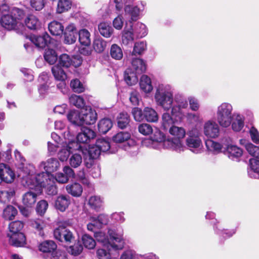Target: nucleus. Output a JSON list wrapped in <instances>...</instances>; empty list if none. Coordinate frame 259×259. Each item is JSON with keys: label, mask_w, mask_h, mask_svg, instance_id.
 I'll return each instance as SVG.
<instances>
[{"label": "nucleus", "mask_w": 259, "mask_h": 259, "mask_svg": "<svg viewBox=\"0 0 259 259\" xmlns=\"http://www.w3.org/2000/svg\"><path fill=\"white\" fill-rule=\"evenodd\" d=\"M145 119L149 122H155L158 120V115L157 112L151 107H145L144 109Z\"/></svg>", "instance_id": "72a5a7b5"}, {"label": "nucleus", "mask_w": 259, "mask_h": 259, "mask_svg": "<svg viewBox=\"0 0 259 259\" xmlns=\"http://www.w3.org/2000/svg\"><path fill=\"white\" fill-rule=\"evenodd\" d=\"M0 23L2 26L8 30H20L24 25L22 22L25 13L23 9L13 7L6 11H1Z\"/></svg>", "instance_id": "f03ea898"}, {"label": "nucleus", "mask_w": 259, "mask_h": 259, "mask_svg": "<svg viewBox=\"0 0 259 259\" xmlns=\"http://www.w3.org/2000/svg\"><path fill=\"white\" fill-rule=\"evenodd\" d=\"M88 153V157H91L94 159L97 158L100 155L101 152L97 146L95 145L89 147V150H85Z\"/></svg>", "instance_id": "338daca9"}, {"label": "nucleus", "mask_w": 259, "mask_h": 259, "mask_svg": "<svg viewBox=\"0 0 259 259\" xmlns=\"http://www.w3.org/2000/svg\"><path fill=\"white\" fill-rule=\"evenodd\" d=\"M50 33L53 35H60L62 34L64 26L59 22L54 21L51 22L48 26Z\"/></svg>", "instance_id": "473e14b6"}, {"label": "nucleus", "mask_w": 259, "mask_h": 259, "mask_svg": "<svg viewBox=\"0 0 259 259\" xmlns=\"http://www.w3.org/2000/svg\"><path fill=\"white\" fill-rule=\"evenodd\" d=\"M32 226L37 230L40 236H44V229L46 227V223L44 221L39 219L35 220L32 223Z\"/></svg>", "instance_id": "6e6d98bb"}, {"label": "nucleus", "mask_w": 259, "mask_h": 259, "mask_svg": "<svg viewBox=\"0 0 259 259\" xmlns=\"http://www.w3.org/2000/svg\"><path fill=\"white\" fill-rule=\"evenodd\" d=\"M140 87L141 90L144 93H150L153 90L150 78L146 75H142L140 81Z\"/></svg>", "instance_id": "7c9ffc66"}, {"label": "nucleus", "mask_w": 259, "mask_h": 259, "mask_svg": "<svg viewBox=\"0 0 259 259\" xmlns=\"http://www.w3.org/2000/svg\"><path fill=\"white\" fill-rule=\"evenodd\" d=\"M88 203L92 209L98 211L103 206V200L100 196H93L89 198Z\"/></svg>", "instance_id": "79ce46f5"}, {"label": "nucleus", "mask_w": 259, "mask_h": 259, "mask_svg": "<svg viewBox=\"0 0 259 259\" xmlns=\"http://www.w3.org/2000/svg\"><path fill=\"white\" fill-rule=\"evenodd\" d=\"M233 106L229 103L224 102L220 104L216 112L217 120L223 127H229L233 119Z\"/></svg>", "instance_id": "6e6552de"}, {"label": "nucleus", "mask_w": 259, "mask_h": 259, "mask_svg": "<svg viewBox=\"0 0 259 259\" xmlns=\"http://www.w3.org/2000/svg\"><path fill=\"white\" fill-rule=\"evenodd\" d=\"M232 128L233 131L239 132L242 130L244 126V119L243 117L238 113L233 114V119H232Z\"/></svg>", "instance_id": "2f4dec72"}, {"label": "nucleus", "mask_w": 259, "mask_h": 259, "mask_svg": "<svg viewBox=\"0 0 259 259\" xmlns=\"http://www.w3.org/2000/svg\"><path fill=\"white\" fill-rule=\"evenodd\" d=\"M113 141L116 143H123L127 141L128 146L125 148V150L132 147L134 149H137L136 143L134 141L131 139V134L128 132H119L112 137Z\"/></svg>", "instance_id": "dca6fc26"}, {"label": "nucleus", "mask_w": 259, "mask_h": 259, "mask_svg": "<svg viewBox=\"0 0 259 259\" xmlns=\"http://www.w3.org/2000/svg\"><path fill=\"white\" fill-rule=\"evenodd\" d=\"M39 192L29 191L22 196V203L27 207H31L35 203L37 195Z\"/></svg>", "instance_id": "393cba45"}, {"label": "nucleus", "mask_w": 259, "mask_h": 259, "mask_svg": "<svg viewBox=\"0 0 259 259\" xmlns=\"http://www.w3.org/2000/svg\"><path fill=\"white\" fill-rule=\"evenodd\" d=\"M200 136V132L197 128H193L189 131L186 139V145L188 148L196 154L202 153L203 150Z\"/></svg>", "instance_id": "1a4fd4ad"}, {"label": "nucleus", "mask_w": 259, "mask_h": 259, "mask_svg": "<svg viewBox=\"0 0 259 259\" xmlns=\"http://www.w3.org/2000/svg\"><path fill=\"white\" fill-rule=\"evenodd\" d=\"M82 241L84 247L89 249H93L96 246L95 241L89 235H83L82 237Z\"/></svg>", "instance_id": "4d7b16f0"}, {"label": "nucleus", "mask_w": 259, "mask_h": 259, "mask_svg": "<svg viewBox=\"0 0 259 259\" xmlns=\"http://www.w3.org/2000/svg\"><path fill=\"white\" fill-rule=\"evenodd\" d=\"M169 133L171 137L164 141V147L178 152L185 151L186 149V147L183 142V140L186 136L185 128L172 125L169 128Z\"/></svg>", "instance_id": "7ed1b4c3"}, {"label": "nucleus", "mask_w": 259, "mask_h": 259, "mask_svg": "<svg viewBox=\"0 0 259 259\" xmlns=\"http://www.w3.org/2000/svg\"><path fill=\"white\" fill-rule=\"evenodd\" d=\"M142 11H143V9H141V7L138 6L127 5L124 8L125 15H128L131 17L130 20L132 21L131 24L133 25L132 31L135 34V37H143L147 34V29L145 24L141 22H137L134 25L132 22V21H136L138 19V16Z\"/></svg>", "instance_id": "423d86ee"}, {"label": "nucleus", "mask_w": 259, "mask_h": 259, "mask_svg": "<svg viewBox=\"0 0 259 259\" xmlns=\"http://www.w3.org/2000/svg\"><path fill=\"white\" fill-rule=\"evenodd\" d=\"M79 41L80 44L85 46H88L91 44L90 33L87 29H83L78 32Z\"/></svg>", "instance_id": "37998d69"}, {"label": "nucleus", "mask_w": 259, "mask_h": 259, "mask_svg": "<svg viewBox=\"0 0 259 259\" xmlns=\"http://www.w3.org/2000/svg\"><path fill=\"white\" fill-rule=\"evenodd\" d=\"M38 247L41 252L51 253L57 248V245L54 241L48 240L41 243Z\"/></svg>", "instance_id": "e433bc0d"}, {"label": "nucleus", "mask_w": 259, "mask_h": 259, "mask_svg": "<svg viewBox=\"0 0 259 259\" xmlns=\"http://www.w3.org/2000/svg\"><path fill=\"white\" fill-rule=\"evenodd\" d=\"M70 203L69 198L65 195L57 197L55 201V207L61 212L65 211Z\"/></svg>", "instance_id": "bb28decb"}, {"label": "nucleus", "mask_w": 259, "mask_h": 259, "mask_svg": "<svg viewBox=\"0 0 259 259\" xmlns=\"http://www.w3.org/2000/svg\"><path fill=\"white\" fill-rule=\"evenodd\" d=\"M60 167L59 161L55 158H51L46 161H42L39 165L38 168L42 170L41 173L37 175H41V178H44V175H51V173L57 170Z\"/></svg>", "instance_id": "9d476101"}, {"label": "nucleus", "mask_w": 259, "mask_h": 259, "mask_svg": "<svg viewBox=\"0 0 259 259\" xmlns=\"http://www.w3.org/2000/svg\"><path fill=\"white\" fill-rule=\"evenodd\" d=\"M15 179L14 170L7 164L0 163V184L3 182L11 183Z\"/></svg>", "instance_id": "ddd939ff"}, {"label": "nucleus", "mask_w": 259, "mask_h": 259, "mask_svg": "<svg viewBox=\"0 0 259 259\" xmlns=\"http://www.w3.org/2000/svg\"><path fill=\"white\" fill-rule=\"evenodd\" d=\"M154 99L157 105L164 110H169L174 102V92L171 86L168 84H159L156 88Z\"/></svg>", "instance_id": "20e7f679"}, {"label": "nucleus", "mask_w": 259, "mask_h": 259, "mask_svg": "<svg viewBox=\"0 0 259 259\" xmlns=\"http://www.w3.org/2000/svg\"><path fill=\"white\" fill-rule=\"evenodd\" d=\"M69 100L70 103L77 108H81L85 106L84 100L80 96L72 95Z\"/></svg>", "instance_id": "09e8293b"}, {"label": "nucleus", "mask_w": 259, "mask_h": 259, "mask_svg": "<svg viewBox=\"0 0 259 259\" xmlns=\"http://www.w3.org/2000/svg\"><path fill=\"white\" fill-rule=\"evenodd\" d=\"M245 148L250 155L259 158V147L254 146L251 143H247L245 145Z\"/></svg>", "instance_id": "13d9d810"}, {"label": "nucleus", "mask_w": 259, "mask_h": 259, "mask_svg": "<svg viewBox=\"0 0 259 259\" xmlns=\"http://www.w3.org/2000/svg\"><path fill=\"white\" fill-rule=\"evenodd\" d=\"M17 214V209L12 205L7 206L3 211V217L7 220H13Z\"/></svg>", "instance_id": "8fccbe9b"}, {"label": "nucleus", "mask_w": 259, "mask_h": 259, "mask_svg": "<svg viewBox=\"0 0 259 259\" xmlns=\"http://www.w3.org/2000/svg\"><path fill=\"white\" fill-rule=\"evenodd\" d=\"M138 73L132 70V68H127L124 72V78L125 81L129 85H133L138 81Z\"/></svg>", "instance_id": "c85d7f7f"}, {"label": "nucleus", "mask_w": 259, "mask_h": 259, "mask_svg": "<svg viewBox=\"0 0 259 259\" xmlns=\"http://www.w3.org/2000/svg\"><path fill=\"white\" fill-rule=\"evenodd\" d=\"M77 29L73 23L69 24L65 28L64 32V41L66 44H72L76 39Z\"/></svg>", "instance_id": "412c9836"}, {"label": "nucleus", "mask_w": 259, "mask_h": 259, "mask_svg": "<svg viewBox=\"0 0 259 259\" xmlns=\"http://www.w3.org/2000/svg\"><path fill=\"white\" fill-rule=\"evenodd\" d=\"M108 234L110 239L102 232L95 231L94 236L98 242L101 243L103 246L108 249H110V247L114 249H122L124 244L122 234H118L112 229H109Z\"/></svg>", "instance_id": "39448f33"}, {"label": "nucleus", "mask_w": 259, "mask_h": 259, "mask_svg": "<svg viewBox=\"0 0 259 259\" xmlns=\"http://www.w3.org/2000/svg\"><path fill=\"white\" fill-rule=\"evenodd\" d=\"M60 66L69 67L71 66V60L70 56L67 54L61 55L59 59L58 64Z\"/></svg>", "instance_id": "0e129e2a"}, {"label": "nucleus", "mask_w": 259, "mask_h": 259, "mask_svg": "<svg viewBox=\"0 0 259 259\" xmlns=\"http://www.w3.org/2000/svg\"><path fill=\"white\" fill-rule=\"evenodd\" d=\"M95 137L96 133L93 130L88 127H82L77 135L76 139L80 143H88Z\"/></svg>", "instance_id": "4be33fe9"}, {"label": "nucleus", "mask_w": 259, "mask_h": 259, "mask_svg": "<svg viewBox=\"0 0 259 259\" xmlns=\"http://www.w3.org/2000/svg\"><path fill=\"white\" fill-rule=\"evenodd\" d=\"M106 46V42L102 39H96L93 43V48L97 53L102 52Z\"/></svg>", "instance_id": "bf43d9fd"}, {"label": "nucleus", "mask_w": 259, "mask_h": 259, "mask_svg": "<svg viewBox=\"0 0 259 259\" xmlns=\"http://www.w3.org/2000/svg\"><path fill=\"white\" fill-rule=\"evenodd\" d=\"M67 118L73 124L77 126L82 125V109L80 111L76 110H71L67 115Z\"/></svg>", "instance_id": "a878e982"}, {"label": "nucleus", "mask_w": 259, "mask_h": 259, "mask_svg": "<svg viewBox=\"0 0 259 259\" xmlns=\"http://www.w3.org/2000/svg\"><path fill=\"white\" fill-rule=\"evenodd\" d=\"M54 235L56 239L61 242L65 241L70 242L73 239L72 232L63 226H59L55 229Z\"/></svg>", "instance_id": "f3484780"}, {"label": "nucleus", "mask_w": 259, "mask_h": 259, "mask_svg": "<svg viewBox=\"0 0 259 259\" xmlns=\"http://www.w3.org/2000/svg\"><path fill=\"white\" fill-rule=\"evenodd\" d=\"M132 114L135 120L137 121H141L145 119V114L144 110L142 111L141 108L135 107L132 110Z\"/></svg>", "instance_id": "69168bd1"}, {"label": "nucleus", "mask_w": 259, "mask_h": 259, "mask_svg": "<svg viewBox=\"0 0 259 259\" xmlns=\"http://www.w3.org/2000/svg\"><path fill=\"white\" fill-rule=\"evenodd\" d=\"M226 143H224L225 150L224 153L231 159L235 160L240 158L243 154L242 150L232 144H230V138L226 139Z\"/></svg>", "instance_id": "f8f14e48"}, {"label": "nucleus", "mask_w": 259, "mask_h": 259, "mask_svg": "<svg viewBox=\"0 0 259 259\" xmlns=\"http://www.w3.org/2000/svg\"><path fill=\"white\" fill-rule=\"evenodd\" d=\"M26 26L30 29H36L40 26V22L33 15H29L25 20Z\"/></svg>", "instance_id": "c9c22d12"}, {"label": "nucleus", "mask_w": 259, "mask_h": 259, "mask_svg": "<svg viewBox=\"0 0 259 259\" xmlns=\"http://www.w3.org/2000/svg\"><path fill=\"white\" fill-rule=\"evenodd\" d=\"M24 224L19 221L11 222L9 224L10 233L8 234L9 243L16 247H22L26 244V237L20 231L23 229Z\"/></svg>", "instance_id": "0eeeda50"}, {"label": "nucleus", "mask_w": 259, "mask_h": 259, "mask_svg": "<svg viewBox=\"0 0 259 259\" xmlns=\"http://www.w3.org/2000/svg\"><path fill=\"white\" fill-rule=\"evenodd\" d=\"M178 121V119L174 118L168 113H164L162 117V126L166 130L172 126V124Z\"/></svg>", "instance_id": "a18cd8bd"}, {"label": "nucleus", "mask_w": 259, "mask_h": 259, "mask_svg": "<svg viewBox=\"0 0 259 259\" xmlns=\"http://www.w3.org/2000/svg\"><path fill=\"white\" fill-rule=\"evenodd\" d=\"M131 24L132 21L131 20L126 22L124 30L122 31L121 40L122 43L124 45L127 46L132 44L134 37H135V34L132 31L133 30V25Z\"/></svg>", "instance_id": "aec40b11"}, {"label": "nucleus", "mask_w": 259, "mask_h": 259, "mask_svg": "<svg viewBox=\"0 0 259 259\" xmlns=\"http://www.w3.org/2000/svg\"><path fill=\"white\" fill-rule=\"evenodd\" d=\"M139 132L145 136L149 135L153 132V130L151 125L148 123H142L138 126Z\"/></svg>", "instance_id": "680f3d73"}, {"label": "nucleus", "mask_w": 259, "mask_h": 259, "mask_svg": "<svg viewBox=\"0 0 259 259\" xmlns=\"http://www.w3.org/2000/svg\"><path fill=\"white\" fill-rule=\"evenodd\" d=\"M80 148V145L77 142L70 141L68 144L65 143L59 151L58 157L60 161H65L69 159V156L71 155L73 151H75Z\"/></svg>", "instance_id": "9b49d317"}, {"label": "nucleus", "mask_w": 259, "mask_h": 259, "mask_svg": "<svg viewBox=\"0 0 259 259\" xmlns=\"http://www.w3.org/2000/svg\"><path fill=\"white\" fill-rule=\"evenodd\" d=\"M98 28L100 34L105 37H109L112 34L113 29L107 23H101Z\"/></svg>", "instance_id": "de8ad7c7"}, {"label": "nucleus", "mask_w": 259, "mask_h": 259, "mask_svg": "<svg viewBox=\"0 0 259 259\" xmlns=\"http://www.w3.org/2000/svg\"><path fill=\"white\" fill-rule=\"evenodd\" d=\"M82 154L85 155V152L81 146L80 149L73 151L68 159L69 165L71 167L77 168L81 165L82 162Z\"/></svg>", "instance_id": "6ab92c4d"}, {"label": "nucleus", "mask_w": 259, "mask_h": 259, "mask_svg": "<svg viewBox=\"0 0 259 259\" xmlns=\"http://www.w3.org/2000/svg\"><path fill=\"white\" fill-rule=\"evenodd\" d=\"M96 145L102 152L109 151V153H112V151L110 150V144L109 142L105 139H99L97 140Z\"/></svg>", "instance_id": "864d4df0"}, {"label": "nucleus", "mask_w": 259, "mask_h": 259, "mask_svg": "<svg viewBox=\"0 0 259 259\" xmlns=\"http://www.w3.org/2000/svg\"><path fill=\"white\" fill-rule=\"evenodd\" d=\"M113 123L111 119L104 118L100 120L98 126L99 131L102 134H106L112 127Z\"/></svg>", "instance_id": "4c0bfd02"}, {"label": "nucleus", "mask_w": 259, "mask_h": 259, "mask_svg": "<svg viewBox=\"0 0 259 259\" xmlns=\"http://www.w3.org/2000/svg\"><path fill=\"white\" fill-rule=\"evenodd\" d=\"M70 85L74 92L80 93L84 91V86L77 79L72 80L70 83Z\"/></svg>", "instance_id": "e2e57ef3"}, {"label": "nucleus", "mask_w": 259, "mask_h": 259, "mask_svg": "<svg viewBox=\"0 0 259 259\" xmlns=\"http://www.w3.org/2000/svg\"><path fill=\"white\" fill-rule=\"evenodd\" d=\"M44 58L50 64H53L57 60V55L54 50L48 49L45 53Z\"/></svg>", "instance_id": "5fc2aeb1"}, {"label": "nucleus", "mask_w": 259, "mask_h": 259, "mask_svg": "<svg viewBox=\"0 0 259 259\" xmlns=\"http://www.w3.org/2000/svg\"><path fill=\"white\" fill-rule=\"evenodd\" d=\"M82 124L91 125L94 124L97 119L96 112L90 107H85L82 109Z\"/></svg>", "instance_id": "a211bd4d"}, {"label": "nucleus", "mask_w": 259, "mask_h": 259, "mask_svg": "<svg viewBox=\"0 0 259 259\" xmlns=\"http://www.w3.org/2000/svg\"><path fill=\"white\" fill-rule=\"evenodd\" d=\"M110 54L113 59L116 60H120L123 57L122 50L117 44H113L111 45Z\"/></svg>", "instance_id": "c03bdc74"}, {"label": "nucleus", "mask_w": 259, "mask_h": 259, "mask_svg": "<svg viewBox=\"0 0 259 259\" xmlns=\"http://www.w3.org/2000/svg\"><path fill=\"white\" fill-rule=\"evenodd\" d=\"M28 169L29 171L25 176H23V182L25 185L29 189L34 190L35 191L41 193L42 189L45 188L49 195H55L57 193V189L55 185V179L52 175H44V178H41V175L33 174L34 167L32 165H28L25 167Z\"/></svg>", "instance_id": "f257e3e1"}, {"label": "nucleus", "mask_w": 259, "mask_h": 259, "mask_svg": "<svg viewBox=\"0 0 259 259\" xmlns=\"http://www.w3.org/2000/svg\"><path fill=\"white\" fill-rule=\"evenodd\" d=\"M66 188L68 193L75 197L80 196L82 192V186L77 183L68 185Z\"/></svg>", "instance_id": "58836bf2"}, {"label": "nucleus", "mask_w": 259, "mask_h": 259, "mask_svg": "<svg viewBox=\"0 0 259 259\" xmlns=\"http://www.w3.org/2000/svg\"><path fill=\"white\" fill-rule=\"evenodd\" d=\"M153 140L156 143V145L159 148L161 146H164L165 139L164 135L158 129H156L153 136L151 137Z\"/></svg>", "instance_id": "3c124183"}, {"label": "nucleus", "mask_w": 259, "mask_h": 259, "mask_svg": "<svg viewBox=\"0 0 259 259\" xmlns=\"http://www.w3.org/2000/svg\"><path fill=\"white\" fill-rule=\"evenodd\" d=\"M15 191L13 188L0 191V201L7 203L15 195Z\"/></svg>", "instance_id": "a19ab883"}, {"label": "nucleus", "mask_w": 259, "mask_h": 259, "mask_svg": "<svg viewBox=\"0 0 259 259\" xmlns=\"http://www.w3.org/2000/svg\"><path fill=\"white\" fill-rule=\"evenodd\" d=\"M30 40L36 47L43 48L50 41V37L47 33H44L41 36L35 35L30 36Z\"/></svg>", "instance_id": "5701e85b"}, {"label": "nucleus", "mask_w": 259, "mask_h": 259, "mask_svg": "<svg viewBox=\"0 0 259 259\" xmlns=\"http://www.w3.org/2000/svg\"><path fill=\"white\" fill-rule=\"evenodd\" d=\"M203 133L207 138H216L220 134V128L215 121L209 120L203 125Z\"/></svg>", "instance_id": "4468645a"}, {"label": "nucleus", "mask_w": 259, "mask_h": 259, "mask_svg": "<svg viewBox=\"0 0 259 259\" xmlns=\"http://www.w3.org/2000/svg\"><path fill=\"white\" fill-rule=\"evenodd\" d=\"M91 222L87 225L89 231L95 232L97 229L101 228L103 226L107 224L108 222V217L104 214H100L97 218L91 217Z\"/></svg>", "instance_id": "2eb2a0df"}, {"label": "nucleus", "mask_w": 259, "mask_h": 259, "mask_svg": "<svg viewBox=\"0 0 259 259\" xmlns=\"http://www.w3.org/2000/svg\"><path fill=\"white\" fill-rule=\"evenodd\" d=\"M70 0H59L58 3L57 12L61 14L68 11L71 7Z\"/></svg>", "instance_id": "603ef678"}, {"label": "nucleus", "mask_w": 259, "mask_h": 259, "mask_svg": "<svg viewBox=\"0 0 259 259\" xmlns=\"http://www.w3.org/2000/svg\"><path fill=\"white\" fill-rule=\"evenodd\" d=\"M147 48V44L146 42L140 41L137 42L135 44L133 52V55H140L143 53Z\"/></svg>", "instance_id": "052dcab7"}, {"label": "nucleus", "mask_w": 259, "mask_h": 259, "mask_svg": "<svg viewBox=\"0 0 259 259\" xmlns=\"http://www.w3.org/2000/svg\"><path fill=\"white\" fill-rule=\"evenodd\" d=\"M118 126L120 128H125L130 121V116L127 113H120L117 118Z\"/></svg>", "instance_id": "49530a36"}, {"label": "nucleus", "mask_w": 259, "mask_h": 259, "mask_svg": "<svg viewBox=\"0 0 259 259\" xmlns=\"http://www.w3.org/2000/svg\"><path fill=\"white\" fill-rule=\"evenodd\" d=\"M224 143H226V141L222 140V145L218 142L211 140H207L205 141V145L208 151L213 154H218L222 152L223 148L225 149Z\"/></svg>", "instance_id": "b1692460"}, {"label": "nucleus", "mask_w": 259, "mask_h": 259, "mask_svg": "<svg viewBox=\"0 0 259 259\" xmlns=\"http://www.w3.org/2000/svg\"><path fill=\"white\" fill-rule=\"evenodd\" d=\"M130 68H132L138 74H141L146 70V65L142 59L136 58L133 60Z\"/></svg>", "instance_id": "f704fd0d"}, {"label": "nucleus", "mask_w": 259, "mask_h": 259, "mask_svg": "<svg viewBox=\"0 0 259 259\" xmlns=\"http://www.w3.org/2000/svg\"><path fill=\"white\" fill-rule=\"evenodd\" d=\"M48 207V203L46 200L39 201L37 204L36 210L39 215H42Z\"/></svg>", "instance_id": "774afa93"}, {"label": "nucleus", "mask_w": 259, "mask_h": 259, "mask_svg": "<svg viewBox=\"0 0 259 259\" xmlns=\"http://www.w3.org/2000/svg\"><path fill=\"white\" fill-rule=\"evenodd\" d=\"M188 107V102L186 98L180 102L177 105L172 106L171 114L173 116L180 119L182 115L181 109H185Z\"/></svg>", "instance_id": "c756f323"}, {"label": "nucleus", "mask_w": 259, "mask_h": 259, "mask_svg": "<svg viewBox=\"0 0 259 259\" xmlns=\"http://www.w3.org/2000/svg\"><path fill=\"white\" fill-rule=\"evenodd\" d=\"M249 167L248 174L250 177L259 178V160L252 158L249 160Z\"/></svg>", "instance_id": "cd10ccee"}, {"label": "nucleus", "mask_w": 259, "mask_h": 259, "mask_svg": "<svg viewBox=\"0 0 259 259\" xmlns=\"http://www.w3.org/2000/svg\"><path fill=\"white\" fill-rule=\"evenodd\" d=\"M52 73L56 80L65 81L67 78V75L64 70L59 65L54 66L52 68Z\"/></svg>", "instance_id": "ea45409f"}]
</instances>
